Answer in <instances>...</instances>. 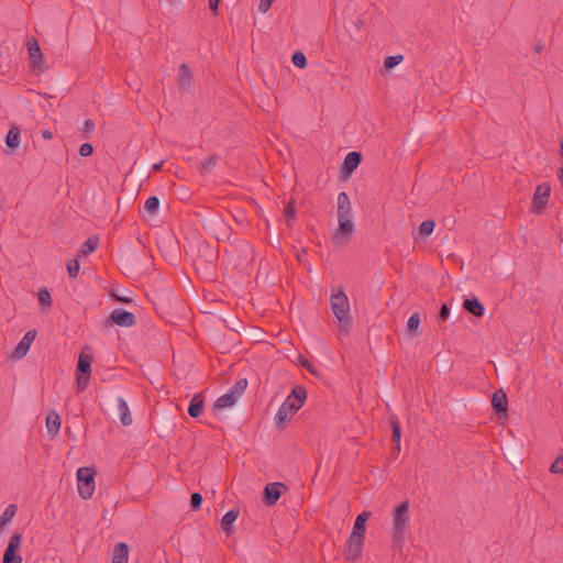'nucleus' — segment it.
I'll use <instances>...</instances> for the list:
<instances>
[{"mask_svg":"<svg viewBox=\"0 0 563 563\" xmlns=\"http://www.w3.org/2000/svg\"><path fill=\"white\" fill-rule=\"evenodd\" d=\"M306 398L307 390L301 386H296L278 408L275 416L276 426L279 428L284 427V424L303 406Z\"/></svg>","mask_w":563,"mask_h":563,"instance_id":"obj_1","label":"nucleus"},{"mask_svg":"<svg viewBox=\"0 0 563 563\" xmlns=\"http://www.w3.org/2000/svg\"><path fill=\"white\" fill-rule=\"evenodd\" d=\"M331 310L340 323V332L347 334L352 324L349 298L342 289L332 291L330 297Z\"/></svg>","mask_w":563,"mask_h":563,"instance_id":"obj_2","label":"nucleus"},{"mask_svg":"<svg viewBox=\"0 0 563 563\" xmlns=\"http://www.w3.org/2000/svg\"><path fill=\"white\" fill-rule=\"evenodd\" d=\"M409 503L405 500L393 511V540L395 543L404 542L406 530L409 528Z\"/></svg>","mask_w":563,"mask_h":563,"instance_id":"obj_3","label":"nucleus"},{"mask_svg":"<svg viewBox=\"0 0 563 563\" xmlns=\"http://www.w3.org/2000/svg\"><path fill=\"white\" fill-rule=\"evenodd\" d=\"M247 387V379L240 378L235 382V384L230 387V389L220 396L214 402V410L224 409L232 407L239 398L243 395Z\"/></svg>","mask_w":563,"mask_h":563,"instance_id":"obj_4","label":"nucleus"},{"mask_svg":"<svg viewBox=\"0 0 563 563\" xmlns=\"http://www.w3.org/2000/svg\"><path fill=\"white\" fill-rule=\"evenodd\" d=\"M95 471L91 467H79L77 470L78 494L84 499L92 497L95 492Z\"/></svg>","mask_w":563,"mask_h":563,"instance_id":"obj_5","label":"nucleus"},{"mask_svg":"<svg viewBox=\"0 0 563 563\" xmlns=\"http://www.w3.org/2000/svg\"><path fill=\"white\" fill-rule=\"evenodd\" d=\"M21 544L22 534L14 532L9 539L1 563H22V555L19 553Z\"/></svg>","mask_w":563,"mask_h":563,"instance_id":"obj_6","label":"nucleus"},{"mask_svg":"<svg viewBox=\"0 0 563 563\" xmlns=\"http://www.w3.org/2000/svg\"><path fill=\"white\" fill-rule=\"evenodd\" d=\"M365 538L351 533L345 542L343 555L346 561L354 562L362 556Z\"/></svg>","mask_w":563,"mask_h":563,"instance_id":"obj_7","label":"nucleus"},{"mask_svg":"<svg viewBox=\"0 0 563 563\" xmlns=\"http://www.w3.org/2000/svg\"><path fill=\"white\" fill-rule=\"evenodd\" d=\"M551 188L547 183L537 186L532 198V210L540 213L548 205Z\"/></svg>","mask_w":563,"mask_h":563,"instance_id":"obj_8","label":"nucleus"},{"mask_svg":"<svg viewBox=\"0 0 563 563\" xmlns=\"http://www.w3.org/2000/svg\"><path fill=\"white\" fill-rule=\"evenodd\" d=\"M36 330H29L24 336L21 339L14 351L12 352L11 357L14 360H21L29 352L31 344L36 338Z\"/></svg>","mask_w":563,"mask_h":563,"instance_id":"obj_9","label":"nucleus"},{"mask_svg":"<svg viewBox=\"0 0 563 563\" xmlns=\"http://www.w3.org/2000/svg\"><path fill=\"white\" fill-rule=\"evenodd\" d=\"M110 321L119 327L130 328L136 323L134 313L123 309H114L110 313Z\"/></svg>","mask_w":563,"mask_h":563,"instance_id":"obj_10","label":"nucleus"},{"mask_svg":"<svg viewBox=\"0 0 563 563\" xmlns=\"http://www.w3.org/2000/svg\"><path fill=\"white\" fill-rule=\"evenodd\" d=\"M285 489L286 486L283 483H268L264 488V499L266 505L274 506L278 501L282 492Z\"/></svg>","mask_w":563,"mask_h":563,"instance_id":"obj_11","label":"nucleus"},{"mask_svg":"<svg viewBox=\"0 0 563 563\" xmlns=\"http://www.w3.org/2000/svg\"><path fill=\"white\" fill-rule=\"evenodd\" d=\"M27 53L33 68H41L43 62V54L40 45L35 38L27 42Z\"/></svg>","mask_w":563,"mask_h":563,"instance_id":"obj_12","label":"nucleus"},{"mask_svg":"<svg viewBox=\"0 0 563 563\" xmlns=\"http://www.w3.org/2000/svg\"><path fill=\"white\" fill-rule=\"evenodd\" d=\"M95 250L96 249H80V252L77 255V257L68 261V263L66 265V268H67L69 278L75 279L78 276V273H79V269H80L79 260L82 258V257H87Z\"/></svg>","mask_w":563,"mask_h":563,"instance_id":"obj_13","label":"nucleus"},{"mask_svg":"<svg viewBox=\"0 0 563 563\" xmlns=\"http://www.w3.org/2000/svg\"><path fill=\"white\" fill-rule=\"evenodd\" d=\"M362 161V155L358 152H350L344 158L343 162V173L351 174L353 173Z\"/></svg>","mask_w":563,"mask_h":563,"instance_id":"obj_14","label":"nucleus"},{"mask_svg":"<svg viewBox=\"0 0 563 563\" xmlns=\"http://www.w3.org/2000/svg\"><path fill=\"white\" fill-rule=\"evenodd\" d=\"M117 405H118V413H119L121 423L125 427L132 424V422H133L132 415L130 412L128 402L124 400V398L118 397Z\"/></svg>","mask_w":563,"mask_h":563,"instance_id":"obj_15","label":"nucleus"},{"mask_svg":"<svg viewBox=\"0 0 563 563\" xmlns=\"http://www.w3.org/2000/svg\"><path fill=\"white\" fill-rule=\"evenodd\" d=\"M129 560V547L124 542H119L114 545L112 551L111 563H128Z\"/></svg>","mask_w":563,"mask_h":563,"instance_id":"obj_16","label":"nucleus"},{"mask_svg":"<svg viewBox=\"0 0 563 563\" xmlns=\"http://www.w3.org/2000/svg\"><path fill=\"white\" fill-rule=\"evenodd\" d=\"M339 229L336 238L351 235L354 229L352 216H338Z\"/></svg>","mask_w":563,"mask_h":563,"instance_id":"obj_17","label":"nucleus"},{"mask_svg":"<svg viewBox=\"0 0 563 563\" xmlns=\"http://www.w3.org/2000/svg\"><path fill=\"white\" fill-rule=\"evenodd\" d=\"M369 517H371V512L369 511L361 512L356 517V519L354 521V526H353V529H352L351 533H355V536H360V537L365 538L366 522L369 519Z\"/></svg>","mask_w":563,"mask_h":563,"instance_id":"obj_18","label":"nucleus"},{"mask_svg":"<svg viewBox=\"0 0 563 563\" xmlns=\"http://www.w3.org/2000/svg\"><path fill=\"white\" fill-rule=\"evenodd\" d=\"M205 400L201 394H195L188 407V413L192 418H198L203 410Z\"/></svg>","mask_w":563,"mask_h":563,"instance_id":"obj_19","label":"nucleus"},{"mask_svg":"<svg viewBox=\"0 0 563 563\" xmlns=\"http://www.w3.org/2000/svg\"><path fill=\"white\" fill-rule=\"evenodd\" d=\"M157 252L170 265H177L181 258V249H157Z\"/></svg>","mask_w":563,"mask_h":563,"instance_id":"obj_20","label":"nucleus"},{"mask_svg":"<svg viewBox=\"0 0 563 563\" xmlns=\"http://www.w3.org/2000/svg\"><path fill=\"white\" fill-rule=\"evenodd\" d=\"M463 307L468 313L475 317H482L485 312L484 306L478 301L477 298L465 299Z\"/></svg>","mask_w":563,"mask_h":563,"instance_id":"obj_21","label":"nucleus"},{"mask_svg":"<svg viewBox=\"0 0 563 563\" xmlns=\"http://www.w3.org/2000/svg\"><path fill=\"white\" fill-rule=\"evenodd\" d=\"M492 406L495 411L500 415L507 410V397L503 391H496L492 397Z\"/></svg>","mask_w":563,"mask_h":563,"instance_id":"obj_22","label":"nucleus"},{"mask_svg":"<svg viewBox=\"0 0 563 563\" xmlns=\"http://www.w3.org/2000/svg\"><path fill=\"white\" fill-rule=\"evenodd\" d=\"M338 216H352L351 201L347 194L344 191L338 195Z\"/></svg>","mask_w":563,"mask_h":563,"instance_id":"obj_23","label":"nucleus"},{"mask_svg":"<svg viewBox=\"0 0 563 563\" xmlns=\"http://www.w3.org/2000/svg\"><path fill=\"white\" fill-rule=\"evenodd\" d=\"M47 432L52 435H56L60 428V417L57 412L52 411L46 417Z\"/></svg>","mask_w":563,"mask_h":563,"instance_id":"obj_24","label":"nucleus"},{"mask_svg":"<svg viewBox=\"0 0 563 563\" xmlns=\"http://www.w3.org/2000/svg\"><path fill=\"white\" fill-rule=\"evenodd\" d=\"M389 423L391 426V439L397 444V450H400L401 429L399 419L396 415L389 417Z\"/></svg>","mask_w":563,"mask_h":563,"instance_id":"obj_25","label":"nucleus"},{"mask_svg":"<svg viewBox=\"0 0 563 563\" xmlns=\"http://www.w3.org/2000/svg\"><path fill=\"white\" fill-rule=\"evenodd\" d=\"M238 516H239V511L238 510H229L227 511L222 519H221V525H222V528L223 530L230 534L232 533L233 529H232V525L235 522V520L238 519Z\"/></svg>","mask_w":563,"mask_h":563,"instance_id":"obj_26","label":"nucleus"},{"mask_svg":"<svg viewBox=\"0 0 563 563\" xmlns=\"http://www.w3.org/2000/svg\"><path fill=\"white\" fill-rule=\"evenodd\" d=\"M192 78V73L190 68L186 64H181L178 69V82L181 87H187L190 85Z\"/></svg>","mask_w":563,"mask_h":563,"instance_id":"obj_27","label":"nucleus"},{"mask_svg":"<svg viewBox=\"0 0 563 563\" xmlns=\"http://www.w3.org/2000/svg\"><path fill=\"white\" fill-rule=\"evenodd\" d=\"M420 322H421V319H420V314L419 312H415L412 313L408 321H407V331L412 335V336H419L420 335V332L418 331L419 329V325H420Z\"/></svg>","mask_w":563,"mask_h":563,"instance_id":"obj_28","label":"nucleus"},{"mask_svg":"<svg viewBox=\"0 0 563 563\" xmlns=\"http://www.w3.org/2000/svg\"><path fill=\"white\" fill-rule=\"evenodd\" d=\"M5 144L11 148H16L20 145V130L18 126H12L7 136Z\"/></svg>","mask_w":563,"mask_h":563,"instance_id":"obj_29","label":"nucleus"},{"mask_svg":"<svg viewBox=\"0 0 563 563\" xmlns=\"http://www.w3.org/2000/svg\"><path fill=\"white\" fill-rule=\"evenodd\" d=\"M92 357L87 354H80L78 358L77 369L81 374L90 375L91 373Z\"/></svg>","mask_w":563,"mask_h":563,"instance_id":"obj_30","label":"nucleus"},{"mask_svg":"<svg viewBox=\"0 0 563 563\" xmlns=\"http://www.w3.org/2000/svg\"><path fill=\"white\" fill-rule=\"evenodd\" d=\"M159 209V199L156 196H151L146 199L144 203V212L150 216L157 214Z\"/></svg>","mask_w":563,"mask_h":563,"instance_id":"obj_31","label":"nucleus"},{"mask_svg":"<svg viewBox=\"0 0 563 563\" xmlns=\"http://www.w3.org/2000/svg\"><path fill=\"white\" fill-rule=\"evenodd\" d=\"M435 223L433 220H424L418 228V236H428L434 230Z\"/></svg>","mask_w":563,"mask_h":563,"instance_id":"obj_32","label":"nucleus"},{"mask_svg":"<svg viewBox=\"0 0 563 563\" xmlns=\"http://www.w3.org/2000/svg\"><path fill=\"white\" fill-rule=\"evenodd\" d=\"M218 156L217 155H210L206 159L200 162V172L201 173H209L213 169V167L217 164Z\"/></svg>","mask_w":563,"mask_h":563,"instance_id":"obj_33","label":"nucleus"},{"mask_svg":"<svg viewBox=\"0 0 563 563\" xmlns=\"http://www.w3.org/2000/svg\"><path fill=\"white\" fill-rule=\"evenodd\" d=\"M37 299L44 308H49L52 306V297L46 288L38 290Z\"/></svg>","mask_w":563,"mask_h":563,"instance_id":"obj_34","label":"nucleus"},{"mask_svg":"<svg viewBox=\"0 0 563 563\" xmlns=\"http://www.w3.org/2000/svg\"><path fill=\"white\" fill-rule=\"evenodd\" d=\"M284 216L286 218V224L288 227H291L292 222L295 221L296 219V209L294 207V202H289L285 210H284Z\"/></svg>","mask_w":563,"mask_h":563,"instance_id":"obj_35","label":"nucleus"},{"mask_svg":"<svg viewBox=\"0 0 563 563\" xmlns=\"http://www.w3.org/2000/svg\"><path fill=\"white\" fill-rule=\"evenodd\" d=\"M291 62L298 68H303L307 65V58L301 52L294 53L291 56Z\"/></svg>","mask_w":563,"mask_h":563,"instance_id":"obj_36","label":"nucleus"},{"mask_svg":"<svg viewBox=\"0 0 563 563\" xmlns=\"http://www.w3.org/2000/svg\"><path fill=\"white\" fill-rule=\"evenodd\" d=\"M402 56L401 55H393L388 56L384 60V66L386 69H391L395 66H397L399 63H401Z\"/></svg>","mask_w":563,"mask_h":563,"instance_id":"obj_37","label":"nucleus"},{"mask_svg":"<svg viewBox=\"0 0 563 563\" xmlns=\"http://www.w3.org/2000/svg\"><path fill=\"white\" fill-rule=\"evenodd\" d=\"M89 377H90V375L81 374V373L77 376L76 383H77L78 391H81L87 388Z\"/></svg>","mask_w":563,"mask_h":563,"instance_id":"obj_38","label":"nucleus"},{"mask_svg":"<svg viewBox=\"0 0 563 563\" xmlns=\"http://www.w3.org/2000/svg\"><path fill=\"white\" fill-rule=\"evenodd\" d=\"M550 471L553 474H563V457L559 456L550 466Z\"/></svg>","mask_w":563,"mask_h":563,"instance_id":"obj_39","label":"nucleus"},{"mask_svg":"<svg viewBox=\"0 0 563 563\" xmlns=\"http://www.w3.org/2000/svg\"><path fill=\"white\" fill-rule=\"evenodd\" d=\"M219 256V249H205L203 257L206 262L213 263Z\"/></svg>","mask_w":563,"mask_h":563,"instance_id":"obj_40","label":"nucleus"},{"mask_svg":"<svg viewBox=\"0 0 563 563\" xmlns=\"http://www.w3.org/2000/svg\"><path fill=\"white\" fill-rule=\"evenodd\" d=\"M92 152H93V147H92V145H91V144H89V143H84V144H81V145H80V147H79V154H80V156H82V157H88V156H90V155L92 154Z\"/></svg>","mask_w":563,"mask_h":563,"instance_id":"obj_41","label":"nucleus"},{"mask_svg":"<svg viewBox=\"0 0 563 563\" xmlns=\"http://www.w3.org/2000/svg\"><path fill=\"white\" fill-rule=\"evenodd\" d=\"M202 500L203 499H202L201 494H199V493L191 494L190 504H191L192 509H198L201 506Z\"/></svg>","mask_w":563,"mask_h":563,"instance_id":"obj_42","label":"nucleus"},{"mask_svg":"<svg viewBox=\"0 0 563 563\" xmlns=\"http://www.w3.org/2000/svg\"><path fill=\"white\" fill-rule=\"evenodd\" d=\"M275 0H261L258 3V11L262 13H266L272 7Z\"/></svg>","mask_w":563,"mask_h":563,"instance_id":"obj_43","label":"nucleus"},{"mask_svg":"<svg viewBox=\"0 0 563 563\" xmlns=\"http://www.w3.org/2000/svg\"><path fill=\"white\" fill-rule=\"evenodd\" d=\"M450 313V309L446 303H442L440 312H439V320L444 322L446 321Z\"/></svg>","mask_w":563,"mask_h":563,"instance_id":"obj_44","label":"nucleus"},{"mask_svg":"<svg viewBox=\"0 0 563 563\" xmlns=\"http://www.w3.org/2000/svg\"><path fill=\"white\" fill-rule=\"evenodd\" d=\"M300 365L303 368H306L307 371H309L311 374L318 375L317 369L313 367V365L307 358H301L300 360Z\"/></svg>","mask_w":563,"mask_h":563,"instance_id":"obj_45","label":"nucleus"},{"mask_svg":"<svg viewBox=\"0 0 563 563\" xmlns=\"http://www.w3.org/2000/svg\"><path fill=\"white\" fill-rule=\"evenodd\" d=\"M95 121L91 119H87L84 123V131L88 134L92 133L95 130Z\"/></svg>","mask_w":563,"mask_h":563,"instance_id":"obj_46","label":"nucleus"},{"mask_svg":"<svg viewBox=\"0 0 563 563\" xmlns=\"http://www.w3.org/2000/svg\"><path fill=\"white\" fill-rule=\"evenodd\" d=\"M99 243V238L97 235L89 236L81 246H97Z\"/></svg>","mask_w":563,"mask_h":563,"instance_id":"obj_47","label":"nucleus"},{"mask_svg":"<svg viewBox=\"0 0 563 563\" xmlns=\"http://www.w3.org/2000/svg\"><path fill=\"white\" fill-rule=\"evenodd\" d=\"M200 251L201 249L191 247L189 250H186V256L190 257L192 261H196Z\"/></svg>","mask_w":563,"mask_h":563,"instance_id":"obj_48","label":"nucleus"},{"mask_svg":"<svg viewBox=\"0 0 563 563\" xmlns=\"http://www.w3.org/2000/svg\"><path fill=\"white\" fill-rule=\"evenodd\" d=\"M219 2H220V0H209V7H210V10H211L214 14H217V13H218Z\"/></svg>","mask_w":563,"mask_h":563,"instance_id":"obj_49","label":"nucleus"},{"mask_svg":"<svg viewBox=\"0 0 563 563\" xmlns=\"http://www.w3.org/2000/svg\"><path fill=\"white\" fill-rule=\"evenodd\" d=\"M114 299L120 302L130 303L132 300L128 296H119L117 294L113 295Z\"/></svg>","mask_w":563,"mask_h":563,"instance_id":"obj_50","label":"nucleus"},{"mask_svg":"<svg viewBox=\"0 0 563 563\" xmlns=\"http://www.w3.org/2000/svg\"><path fill=\"white\" fill-rule=\"evenodd\" d=\"M41 135L44 140H52L53 139V132L49 130H42Z\"/></svg>","mask_w":563,"mask_h":563,"instance_id":"obj_51","label":"nucleus"},{"mask_svg":"<svg viewBox=\"0 0 563 563\" xmlns=\"http://www.w3.org/2000/svg\"><path fill=\"white\" fill-rule=\"evenodd\" d=\"M238 249H225L224 251V261H230V257L233 255V253L236 251Z\"/></svg>","mask_w":563,"mask_h":563,"instance_id":"obj_52","label":"nucleus"},{"mask_svg":"<svg viewBox=\"0 0 563 563\" xmlns=\"http://www.w3.org/2000/svg\"><path fill=\"white\" fill-rule=\"evenodd\" d=\"M305 256H306V249H300V251L296 252V257H297L298 262H302Z\"/></svg>","mask_w":563,"mask_h":563,"instance_id":"obj_53","label":"nucleus"},{"mask_svg":"<svg viewBox=\"0 0 563 563\" xmlns=\"http://www.w3.org/2000/svg\"><path fill=\"white\" fill-rule=\"evenodd\" d=\"M163 165H164V161H161V162H158V163L154 164V165H153V167H152V169H153L154 172H159V170H162Z\"/></svg>","mask_w":563,"mask_h":563,"instance_id":"obj_54","label":"nucleus"},{"mask_svg":"<svg viewBox=\"0 0 563 563\" xmlns=\"http://www.w3.org/2000/svg\"><path fill=\"white\" fill-rule=\"evenodd\" d=\"M558 179L560 180L562 187H563V167H561L559 170H558Z\"/></svg>","mask_w":563,"mask_h":563,"instance_id":"obj_55","label":"nucleus"},{"mask_svg":"<svg viewBox=\"0 0 563 563\" xmlns=\"http://www.w3.org/2000/svg\"><path fill=\"white\" fill-rule=\"evenodd\" d=\"M142 266H143L144 269H147V268H150L152 266V264L151 263H144Z\"/></svg>","mask_w":563,"mask_h":563,"instance_id":"obj_56","label":"nucleus"},{"mask_svg":"<svg viewBox=\"0 0 563 563\" xmlns=\"http://www.w3.org/2000/svg\"><path fill=\"white\" fill-rule=\"evenodd\" d=\"M541 49H542V46H537V47H536V52H537V53H540V52H541Z\"/></svg>","mask_w":563,"mask_h":563,"instance_id":"obj_57","label":"nucleus"},{"mask_svg":"<svg viewBox=\"0 0 563 563\" xmlns=\"http://www.w3.org/2000/svg\"><path fill=\"white\" fill-rule=\"evenodd\" d=\"M561 150H562V155H563V144L561 145Z\"/></svg>","mask_w":563,"mask_h":563,"instance_id":"obj_58","label":"nucleus"}]
</instances>
